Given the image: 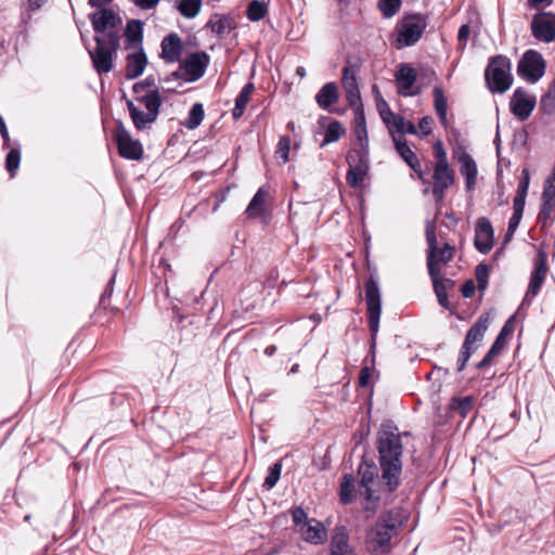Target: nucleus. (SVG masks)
I'll use <instances>...</instances> for the list:
<instances>
[{
  "mask_svg": "<svg viewBox=\"0 0 555 555\" xmlns=\"http://www.w3.org/2000/svg\"><path fill=\"white\" fill-rule=\"evenodd\" d=\"M359 66L357 64H347L343 68V87L344 89L359 88L358 74Z\"/></svg>",
  "mask_w": 555,
  "mask_h": 555,
  "instance_id": "obj_44",
  "label": "nucleus"
},
{
  "mask_svg": "<svg viewBox=\"0 0 555 555\" xmlns=\"http://www.w3.org/2000/svg\"><path fill=\"white\" fill-rule=\"evenodd\" d=\"M125 49H139L143 41V23L140 20H130L125 28Z\"/></svg>",
  "mask_w": 555,
  "mask_h": 555,
  "instance_id": "obj_29",
  "label": "nucleus"
},
{
  "mask_svg": "<svg viewBox=\"0 0 555 555\" xmlns=\"http://www.w3.org/2000/svg\"><path fill=\"white\" fill-rule=\"evenodd\" d=\"M354 133L360 145H369V134L366 129V120L364 108L354 111Z\"/></svg>",
  "mask_w": 555,
  "mask_h": 555,
  "instance_id": "obj_36",
  "label": "nucleus"
},
{
  "mask_svg": "<svg viewBox=\"0 0 555 555\" xmlns=\"http://www.w3.org/2000/svg\"><path fill=\"white\" fill-rule=\"evenodd\" d=\"M402 0H378L377 8L383 17L390 18L395 16L400 10Z\"/></svg>",
  "mask_w": 555,
  "mask_h": 555,
  "instance_id": "obj_47",
  "label": "nucleus"
},
{
  "mask_svg": "<svg viewBox=\"0 0 555 555\" xmlns=\"http://www.w3.org/2000/svg\"><path fill=\"white\" fill-rule=\"evenodd\" d=\"M135 7L141 10L154 9L160 0H130Z\"/></svg>",
  "mask_w": 555,
  "mask_h": 555,
  "instance_id": "obj_63",
  "label": "nucleus"
},
{
  "mask_svg": "<svg viewBox=\"0 0 555 555\" xmlns=\"http://www.w3.org/2000/svg\"><path fill=\"white\" fill-rule=\"evenodd\" d=\"M351 474H345L339 485V500L341 504L348 505L353 502L356 498V487Z\"/></svg>",
  "mask_w": 555,
  "mask_h": 555,
  "instance_id": "obj_34",
  "label": "nucleus"
},
{
  "mask_svg": "<svg viewBox=\"0 0 555 555\" xmlns=\"http://www.w3.org/2000/svg\"><path fill=\"white\" fill-rule=\"evenodd\" d=\"M490 266L487 263H479L475 269L476 281L489 280Z\"/></svg>",
  "mask_w": 555,
  "mask_h": 555,
  "instance_id": "obj_60",
  "label": "nucleus"
},
{
  "mask_svg": "<svg viewBox=\"0 0 555 555\" xmlns=\"http://www.w3.org/2000/svg\"><path fill=\"white\" fill-rule=\"evenodd\" d=\"M365 301L367 309V321L370 328V349L372 361L375 359L377 333L379 328V320L382 314V298L378 280L374 275H370L365 282Z\"/></svg>",
  "mask_w": 555,
  "mask_h": 555,
  "instance_id": "obj_8",
  "label": "nucleus"
},
{
  "mask_svg": "<svg viewBox=\"0 0 555 555\" xmlns=\"http://www.w3.org/2000/svg\"><path fill=\"white\" fill-rule=\"evenodd\" d=\"M237 343L236 347H234L229 357H228V361H227V369H225V373L228 374L231 370V367H234V369H237L240 366V363H241V351H240V341L237 340V333L236 332H231L229 333L225 338L223 339V345L224 346H231L233 344Z\"/></svg>",
  "mask_w": 555,
  "mask_h": 555,
  "instance_id": "obj_33",
  "label": "nucleus"
},
{
  "mask_svg": "<svg viewBox=\"0 0 555 555\" xmlns=\"http://www.w3.org/2000/svg\"><path fill=\"white\" fill-rule=\"evenodd\" d=\"M457 160L460 163V172L465 179L466 191H472L477 181L478 169L474 158L466 152H463Z\"/></svg>",
  "mask_w": 555,
  "mask_h": 555,
  "instance_id": "obj_26",
  "label": "nucleus"
},
{
  "mask_svg": "<svg viewBox=\"0 0 555 555\" xmlns=\"http://www.w3.org/2000/svg\"><path fill=\"white\" fill-rule=\"evenodd\" d=\"M408 436L409 433L404 431ZM398 427L392 421L382 424L376 437V449L382 470V481L388 492L396 491L401 485L403 444Z\"/></svg>",
  "mask_w": 555,
  "mask_h": 555,
  "instance_id": "obj_1",
  "label": "nucleus"
},
{
  "mask_svg": "<svg viewBox=\"0 0 555 555\" xmlns=\"http://www.w3.org/2000/svg\"><path fill=\"white\" fill-rule=\"evenodd\" d=\"M209 63V56L206 52L192 53L183 63V67L186 70L188 78L185 81H196L202 78L206 72Z\"/></svg>",
  "mask_w": 555,
  "mask_h": 555,
  "instance_id": "obj_23",
  "label": "nucleus"
},
{
  "mask_svg": "<svg viewBox=\"0 0 555 555\" xmlns=\"http://www.w3.org/2000/svg\"><path fill=\"white\" fill-rule=\"evenodd\" d=\"M555 202L541 201L540 210L538 215V222L545 227L554 220Z\"/></svg>",
  "mask_w": 555,
  "mask_h": 555,
  "instance_id": "obj_46",
  "label": "nucleus"
},
{
  "mask_svg": "<svg viewBox=\"0 0 555 555\" xmlns=\"http://www.w3.org/2000/svg\"><path fill=\"white\" fill-rule=\"evenodd\" d=\"M175 8L185 18H194L201 11L202 0H181Z\"/></svg>",
  "mask_w": 555,
  "mask_h": 555,
  "instance_id": "obj_43",
  "label": "nucleus"
},
{
  "mask_svg": "<svg viewBox=\"0 0 555 555\" xmlns=\"http://www.w3.org/2000/svg\"><path fill=\"white\" fill-rule=\"evenodd\" d=\"M345 92L346 100L353 112L358 111V108H364L359 88L345 89Z\"/></svg>",
  "mask_w": 555,
  "mask_h": 555,
  "instance_id": "obj_52",
  "label": "nucleus"
},
{
  "mask_svg": "<svg viewBox=\"0 0 555 555\" xmlns=\"http://www.w3.org/2000/svg\"><path fill=\"white\" fill-rule=\"evenodd\" d=\"M189 75H186V70L183 67V63H181L177 70L172 72L170 75H168L164 80L166 82L172 81V80H180L181 82L179 86H181L185 81V78H188Z\"/></svg>",
  "mask_w": 555,
  "mask_h": 555,
  "instance_id": "obj_58",
  "label": "nucleus"
},
{
  "mask_svg": "<svg viewBox=\"0 0 555 555\" xmlns=\"http://www.w3.org/2000/svg\"><path fill=\"white\" fill-rule=\"evenodd\" d=\"M282 472V464L274 463L269 467L268 475L263 481V488L267 490L272 489L279 481Z\"/></svg>",
  "mask_w": 555,
  "mask_h": 555,
  "instance_id": "obj_49",
  "label": "nucleus"
},
{
  "mask_svg": "<svg viewBox=\"0 0 555 555\" xmlns=\"http://www.w3.org/2000/svg\"><path fill=\"white\" fill-rule=\"evenodd\" d=\"M154 89H157V87H156V79L153 75L146 76L144 79L135 82L132 86L133 94H139L140 92H146L147 90H154Z\"/></svg>",
  "mask_w": 555,
  "mask_h": 555,
  "instance_id": "obj_51",
  "label": "nucleus"
},
{
  "mask_svg": "<svg viewBox=\"0 0 555 555\" xmlns=\"http://www.w3.org/2000/svg\"><path fill=\"white\" fill-rule=\"evenodd\" d=\"M292 518L296 527H305L308 522V516L305 509L300 506L291 509Z\"/></svg>",
  "mask_w": 555,
  "mask_h": 555,
  "instance_id": "obj_54",
  "label": "nucleus"
},
{
  "mask_svg": "<svg viewBox=\"0 0 555 555\" xmlns=\"http://www.w3.org/2000/svg\"><path fill=\"white\" fill-rule=\"evenodd\" d=\"M425 234L426 242L428 245L427 250V269L428 274L433 281L435 294L437 296L439 305L444 308H450V302L447 294V288L443 281L440 278L441 270L438 267V260L436 259L437 249V235H436V221L426 220L425 222Z\"/></svg>",
  "mask_w": 555,
  "mask_h": 555,
  "instance_id": "obj_5",
  "label": "nucleus"
},
{
  "mask_svg": "<svg viewBox=\"0 0 555 555\" xmlns=\"http://www.w3.org/2000/svg\"><path fill=\"white\" fill-rule=\"evenodd\" d=\"M393 141H395L397 153L405 162V164L415 162V158H417V155L410 149V146L408 145L406 139L403 135H399V137L393 135Z\"/></svg>",
  "mask_w": 555,
  "mask_h": 555,
  "instance_id": "obj_45",
  "label": "nucleus"
},
{
  "mask_svg": "<svg viewBox=\"0 0 555 555\" xmlns=\"http://www.w3.org/2000/svg\"><path fill=\"white\" fill-rule=\"evenodd\" d=\"M300 530L302 539L311 544H322L327 539V531L323 524L313 518L308 520Z\"/></svg>",
  "mask_w": 555,
  "mask_h": 555,
  "instance_id": "obj_27",
  "label": "nucleus"
},
{
  "mask_svg": "<svg viewBox=\"0 0 555 555\" xmlns=\"http://www.w3.org/2000/svg\"><path fill=\"white\" fill-rule=\"evenodd\" d=\"M95 48L89 51L94 70L102 75L109 73L119 49L120 36L117 31H109L105 38L94 36Z\"/></svg>",
  "mask_w": 555,
  "mask_h": 555,
  "instance_id": "obj_6",
  "label": "nucleus"
},
{
  "mask_svg": "<svg viewBox=\"0 0 555 555\" xmlns=\"http://www.w3.org/2000/svg\"><path fill=\"white\" fill-rule=\"evenodd\" d=\"M204 116L205 111L203 104L194 103L189 112L188 118L182 121L181 125L189 130H194L202 124Z\"/></svg>",
  "mask_w": 555,
  "mask_h": 555,
  "instance_id": "obj_40",
  "label": "nucleus"
},
{
  "mask_svg": "<svg viewBox=\"0 0 555 555\" xmlns=\"http://www.w3.org/2000/svg\"><path fill=\"white\" fill-rule=\"evenodd\" d=\"M89 18L95 36L114 31L113 29L121 23V18L113 10L102 7L90 14Z\"/></svg>",
  "mask_w": 555,
  "mask_h": 555,
  "instance_id": "obj_18",
  "label": "nucleus"
},
{
  "mask_svg": "<svg viewBox=\"0 0 555 555\" xmlns=\"http://www.w3.org/2000/svg\"><path fill=\"white\" fill-rule=\"evenodd\" d=\"M216 20H210L209 24L214 33L223 35L230 28V21L225 16H215Z\"/></svg>",
  "mask_w": 555,
  "mask_h": 555,
  "instance_id": "obj_53",
  "label": "nucleus"
},
{
  "mask_svg": "<svg viewBox=\"0 0 555 555\" xmlns=\"http://www.w3.org/2000/svg\"><path fill=\"white\" fill-rule=\"evenodd\" d=\"M539 109L544 115H555V77L554 80L548 85L546 92L541 95Z\"/></svg>",
  "mask_w": 555,
  "mask_h": 555,
  "instance_id": "obj_37",
  "label": "nucleus"
},
{
  "mask_svg": "<svg viewBox=\"0 0 555 555\" xmlns=\"http://www.w3.org/2000/svg\"><path fill=\"white\" fill-rule=\"evenodd\" d=\"M494 244V231L490 220L486 217L477 219L475 228V248L480 254H488Z\"/></svg>",
  "mask_w": 555,
  "mask_h": 555,
  "instance_id": "obj_21",
  "label": "nucleus"
},
{
  "mask_svg": "<svg viewBox=\"0 0 555 555\" xmlns=\"http://www.w3.org/2000/svg\"><path fill=\"white\" fill-rule=\"evenodd\" d=\"M522 175H524V177L518 184L516 196L514 197V201H513V215L508 221L507 229H509L511 232L512 231L516 232L517 228L519 227V223L521 221L524 210H525L526 197H527L529 182H530V176H529L528 169H524Z\"/></svg>",
  "mask_w": 555,
  "mask_h": 555,
  "instance_id": "obj_17",
  "label": "nucleus"
},
{
  "mask_svg": "<svg viewBox=\"0 0 555 555\" xmlns=\"http://www.w3.org/2000/svg\"><path fill=\"white\" fill-rule=\"evenodd\" d=\"M371 376L370 367L364 366L359 372L358 384L360 387H366Z\"/></svg>",
  "mask_w": 555,
  "mask_h": 555,
  "instance_id": "obj_64",
  "label": "nucleus"
},
{
  "mask_svg": "<svg viewBox=\"0 0 555 555\" xmlns=\"http://www.w3.org/2000/svg\"><path fill=\"white\" fill-rule=\"evenodd\" d=\"M349 168H370L369 145L350 149L346 155Z\"/></svg>",
  "mask_w": 555,
  "mask_h": 555,
  "instance_id": "obj_31",
  "label": "nucleus"
},
{
  "mask_svg": "<svg viewBox=\"0 0 555 555\" xmlns=\"http://www.w3.org/2000/svg\"><path fill=\"white\" fill-rule=\"evenodd\" d=\"M162 53L160 57L166 63H176L180 61L183 50V44L180 36L171 33L164 37L160 43Z\"/></svg>",
  "mask_w": 555,
  "mask_h": 555,
  "instance_id": "obj_24",
  "label": "nucleus"
},
{
  "mask_svg": "<svg viewBox=\"0 0 555 555\" xmlns=\"http://www.w3.org/2000/svg\"><path fill=\"white\" fill-rule=\"evenodd\" d=\"M511 60L502 54L490 57L485 70L486 85L491 93H504L513 85Z\"/></svg>",
  "mask_w": 555,
  "mask_h": 555,
  "instance_id": "obj_7",
  "label": "nucleus"
},
{
  "mask_svg": "<svg viewBox=\"0 0 555 555\" xmlns=\"http://www.w3.org/2000/svg\"><path fill=\"white\" fill-rule=\"evenodd\" d=\"M547 255L544 250H539L538 255L533 262V270L530 274V281L529 285L524 298V301H528L529 304L531 300L539 294L541 291V287L545 281L546 274H547Z\"/></svg>",
  "mask_w": 555,
  "mask_h": 555,
  "instance_id": "obj_15",
  "label": "nucleus"
},
{
  "mask_svg": "<svg viewBox=\"0 0 555 555\" xmlns=\"http://www.w3.org/2000/svg\"><path fill=\"white\" fill-rule=\"evenodd\" d=\"M438 251V248L436 249V253ZM454 255V247L450 244H444V246L439 251V258L436 256V259L439 262L448 263L452 260Z\"/></svg>",
  "mask_w": 555,
  "mask_h": 555,
  "instance_id": "obj_55",
  "label": "nucleus"
},
{
  "mask_svg": "<svg viewBox=\"0 0 555 555\" xmlns=\"http://www.w3.org/2000/svg\"><path fill=\"white\" fill-rule=\"evenodd\" d=\"M21 163V150L20 147H13L9 151L5 157V168L10 176L13 177L20 167Z\"/></svg>",
  "mask_w": 555,
  "mask_h": 555,
  "instance_id": "obj_48",
  "label": "nucleus"
},
{
  "mask_svg": "<svg viewBox=\"0 0 555 555\" xmlns=\"http://www.w3.org/2000/svg\"><path fill=\"white\" fill-rule=\"evenodd\" d=\"M269 13V0H251L248 2L245 16L250 22H259Z\"/></svg>",
  "mask_w": 555,
  "mask_h": 555,
  "instance_id": "obj_32",
  "label": "nucleus"
},
{
  "mask_svg": "<svg viewBox=\"0 0 555 555\" xmlns=\"http://www.w3.org/2000/svg\"><path fill=\"white\" fill-rule=\"evenodd\" d=\"M537 105V98L529 94L524 88H516L511 96V113L524 121L530 117Z\"/></svg>",
  "mask_w": 555,
  "mask_h": 555,
  "instance_id": "obj_16",
  "label": "nucleus"
},
{
  "mask_svg": "<svg viewBox=\"0 0 555 555\" xmlns=\"http://www.w3.org/2000/svg\"><path fill=\"white\" fill-rule=\"evenodd\" d=\"M434 124V119L431 116H424L418 121V128L421 131V138L427 137L431 133L433 129L431 126Z\"/></svg>",
  "mask_w": 555,
  "mask_h": 555,
  "instance_id": "obj_57",
  "label": "nucleus"
},
{
  "mask_svg": "<svg viewBox=\"0 0 555 555\" xmlns=\"http://www.w3.org/2000/svg\"><path fill=\"white\" fill-rule=\"evenodd\" d=\"M338 99V87L335 82L325 83L315 94V101L322 109H328Z\"/></svg>",
  "mask_w": 555,
  "mask_h": 555,
  "instance_id": "obj_30",
  "label": "nucleus"
},
{
  "mask_svg": "<svg viewBox=\"0 0 555 555\" xmlns=\"http://www.w3.org/2000/svg\"><path fill=\"white\" fill-rule=\"evenodd\" d=\"M268 190L261 186L245 208L247 218L259 222L262 228L268 227L272 220V205L268 202Z\"/></svg>",
  "mask_w": 555,
  "mask_h": 555,
  "instance_id": "obj_12",
  "label": "nucleus"
},
{
  "mask_svg": "<svg viewBox=\"0 0 555 555\" xmlns=\"http://www.w3.org/2000/svg\"><path fill=\"white\" fill-rule=\"evenodd\" d=\"M134 50L135 52L129 53L126 56L125 77L128 80L140 77L147 65V56L143 47H139V49Z\"/></svg>",
  "mask_w": 555,
  "mask_h": 555,
  "instance_id": "obj_25",
  "label": "nucleus"
},
{
  "mask_svg": "<svg viewBox=\"0 0 555 555\" xmlns=\"http://www.w3.org/2000/svg\"><path fill=\"white\" fill-rule=\"evenodd\" d=\"M289 150H291V138L288 135H282L278 142L275 157L278 159L282 160V163L288 162Z\"/></svg>",
  "mask_w": 555,
  "mask_h": 555,
  "instance_id": "obj_50",
  "label": "nucleus"
},
{
  "mask_svg": "<svg viewBox=\"0 0 555 555\" xmlns=\"http://www.w3.org/2000/svg\"><path fill=\"white\" fill-rule=\"evenodd\" d=\"M373 92L376 94V99H377V107L379 109V114H380V117L383 119L384 122L388 124L389 122V119L386 117L385 115V109L383 107H385L386 109H388V104L387 102L382 98L380 95V92L378 90V87L376 85L373 86L372 88Z\"/></svg>",
  "mask_w": 555,
  "mask_h": 555,
  "instance_id": "obj_56",
  "label": "nucleus"
},
{
  "mask_svg": "<svg viewBox=\"0 0 555 555\" xmlns=\"http://www.w3.org/2000/svg\"><path fill=\"white\" fill-rule=\"evenodd\" d=\"M115 140L118 153L122 158L140 160L143 157V146L138 139H133L122 124L117 125Z\"/></svg>",
  "mask_w": 555,
  "mask_h": 555,
  "instance_id": "obj_13",
  "label": "nucleus"
},
{
  "mask_svg": "<svg viewBox=\"0 0 555 555\" xmlns=\"http://www.w3.org/2000/svg\"><path fill=\"white\" fill-rule=\"evenodd\" d=\"M417 75L414 68L409 64H401L399 69L396 74V80L398 83V87L401 90H399V93L406 96V95H414L415 92H409L412 87L414 86L416 81Z\"/></svg>",
  "mask_w": 555,
  "mask_h": 555,
  "instance_id": "obj_28",
  "label": "nucleus"
},
{
  "mask_svg": "<svg viewBox=\"0 0 555 555\" xmlns=\"http://www.w3.org/2000/svg\"><path fill=\"white\" fill-rule=\"evenodd\" d=\"M434 149H435L436 158H437L436 164L449 165V163L447 160V154H446V151H444V149L442 146V143L440 141H438L434 145Z\"/></svg>",
  "mask_w": 555,
  "mask_h": 555,
  "instance_id": "obj_61",
  "label": "nucleus"
},
{
  "mask_svg": "<svg viewBox=\"0 0 555 555\" xmlns=\"http://www.w3.org/2000/svg\"><path fill=\"white\" fill-rule=\"evenodd\" d=\"M541 201L555 202V185L552 182H544Z\"/></svg>",
  "mask_w": 555,
  "mask_h": 555,
  "instance_id": "obj_59",
  "label": "nucleus"
},
{
  "mask_svg": "<svg viewBox=\"0 0 555 555\" xmlns=\"http://www.w3.org/2000/svg\"><path fill=\"white\" fill-rule=\"evenodd\" d=\"M474 397L472 396L452 398L450 401V410L456 412L462 418H465L472 411Z\"/></svg>",
  "mask_w": 555,
  "mask_h": 555,
  "instance_id": "obj_42",
  "label": "nucleus"
},
{
  "mask_svg": "<svg viewBox=\"0 0 555 555\" xmlns=\"http://www.w3.org/2000/svg\"><path fill=\"white\" fill-rule=\"evenodd\" d=\"M513 320L514 317H511L502 326L500 333L498 334L490 349L487 351L485 357L478 363L475 364L476 370H483L486 367H489L492 364L494 358L503 350L506 344V337L513 331Z\"/></svg>",
  "mask_w": 555,
  "mask_h": 555,
  "instance_id": "obj_20",
  "label": "nucleus"
},
{
  "mask_svg": "<svg viewBox=\"0 0 555 555\" xmlns=\"http://www.w3.org/2000/svg\"><path fill=\"white\" fill-rule=\"evenodd\" d=\"M428 26V16L422 13H404L397 24L399 47H412L422 38Z\"/></svg>",
  "mask_w": 555,
  "mask_h": 555,
  "instance_id": "obj_9",
  "label": "nucleus"
},
{
  "mask_svg": "<svg viewBox=\"0 0 555 555\" xmlns=\"http://www.w3.org/2000/svg\"><path fill=\"white\" fill-rule=\"evenodd\" d=\"M546 62L537 50H527L518 61L517 75L529 83H537L545 74Z\"/></svg>",
  "mask_w": 555,
  "mask_h": 555,
  "instance_id": "obj_11",
  "label": "nucleus"
},
{
  "mask_svg": "<svg viewBox=\"0 0 555 555\" xmlns=\"http://www.w3.org/2000/svg\"><path fill=\"white\" fill-rule=\"evenodd\" d=\"M434 106L441 125L446 126L448 122V102L443 89L440 86H435L433 89Z\"/></svg>",
  "mask_w": 555,
  "mask_h": 555,
  "instance_id": "obj_35",
  "label": "nucleus"
},
{
  "mask_svg": "<svg viewBox=\"0 0 555 555\" xmlns=\"http://www.w3.org/2000/svg\"><path fill=\"white\" fill-rule=\"evenodd\" d=\"M408 519V511L399 506L382 513L366 534V546L371 555H388L391 551V539L399 533Z\"/></svg>",
  "mask_w": 555,
  "mask_h": 555,
  "instance_id": "obj_2",
  "label": "nucleus"
},
{
  "mask_svg": "<svg viewBox=\"0 0 555 555\" xmlns=\"http://www.w3.org/2000/svg\"><path fill=\"white\" fill-rule=\"evenodd\" d=\"M385 115L389 120L392 119L391 125L401 132L400 135L403 133L417 134V129L411 120H405L403 116L393 114L389 108L385 111Z\"/></svg>",
  "mask_w": 555,
  "mask_h": 555,
  "instance_id": "obj_39",
  "label": "nucleus"
},
{
  "mask_svg": "<svg viewBox=\"0 0 555 555\" xmlns=\"http://www.w3.org/2000/svg\"><path fill=\"white\" fill-rule=\"evenodd\" d=\"M359 480V493L364 499L363 508L365 512L375 513L380 495L378 486L380 485L379 469L373 460H366L364 456L357 470Z\"/></svg>",
  "mask_w": 555,
  "mask_h": 555,
  "instance_id": "obj_4",
  "label": "nucleus"
},
{
  "mask_svg": "<svg viewBox=\"0 0 555 555\" xmlns=\"http://www.w3.org/2000/svg\"><path fill=\"white\" fill-rule=\"evenodd\" d=\"M434 185L431 193L437 203H440L446 190L454 183V171L450 165L436 164L434 167Z\"/></svg>",
  "mask_w": 555,
  "mask_h": 555,
  "instance_id": "obj_19",
  "label": "nucleus"
},
{
  "mask_svg": "<svg viewBox=\"0 0 555 555\" xmlns=\"http://www.w3.org/2000/svg\"><path fill=\"white\" fill-rule=\"evenodd\" d=\"M370 168H348L346 182L352 189H361L369 177Z\"/></svg>",
  "mask_w": 555,
  "mask_h": 555,
  "instance_id": "obj_41",
  "label": "nucleus"
},
{
  "mask_svg": "<svg viewBox=\"0 0 555 555\" xmlns=\"http://www.w3.org/2000/svg\"><path fill=\"white\" fill-rule=\"evenodd\" d=\"M476 289V285L473 280H467L461 286V293L464 298H470Z\"/></svg>",
  "mask_w": 555,
  "mask_h": 555,
  "instance_id": "obj_62",
  "label": "nucleus"
},
{
  "mask_svg": "<svg viewBox=\"0 0 555 555\" xmlns=\"http://www.w3.org/2000/svg\"><path fill=\"white\" fill-rule=\"evenodd\" d=\"M530 27L537 40L551 43L555 39V13L546 11L534 14Z\"/></svg>",
  "mask_w": 555,
  "mask_h": 555,
  "instance_id": "obj_14",
  "label": "nucleus"
},
{
  "mask_svg": "<svg viewBox=\"0 0 555 555\" xmlns=\"http://www.w3.org/2000/svg\"><path fill=\"white\" fill-rule=\"evenodd\" d=\"M327 555H357L354 548L349 543V533L344 526L334 528Z\"/></svg>",
  "mask_w": 555,
  "mask_h": 555,
  "instance_id": "obj_22",
  "label": "nucleus"
},
{
  "mask_svg": "<svg viewBox=\"0 0 555 555\" xmlns=\"http://www.w3.org/2000/svg\"><path fill=\"white\" fill-rule=\"evenodd\" d=\"M345 133L343 124L339 120L331 119L324 131V138L320 143V147H324L330 143H334Z\"/></svg>",
  "mask_w": 555,
  "mask_h": 555,
  "instance_id": "obj_38",
  "label": "nucleus"
},
{
  "mask_svg": "<svg viewBox=\"0 0 555 555\" xmlns=\"http://www.w3.org/2000/svg\"><path fill=\"white\" fill-rule=\"evenodd\" d=\"M129 116L137 130L141 131L157 120L163 105L158 89L134 94V99H126Z\"/></svg>",
  "mask_w": 555,
  "mask_h": 555,
  "instance_id": "obj_3",
  "label": "nucleus"
},
{
  "mask_svg": "<svg viewBox=\"0 0 555 555\" xmlns=\"http://www.w3.org/2000/svg\"><path fill=\"white\" fill-rule=\"evenodd\" d=\"M490 319L488 313H482L467 331L465 339L456 360V371L463 372L477 347L474 344L480 343L489 327Z\"/></svg>",
  "mask_w": 555,
  "mask_h": 555,
  "instance_id": "obj_10",
  "label": "nucleus"
}]
</instances>
